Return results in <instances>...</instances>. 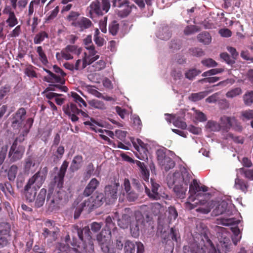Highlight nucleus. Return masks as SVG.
I'll return each instance as SVG.
<instances>
[{
    "label": "nucleus",
    "mask_w": 253,
    "mask_h": 253,
    "mask_svg": "<svg viewBox=\"0 0 253 253\" xmlns=\"http://www.w3.org/2000/svg\"><path fill=\"white\" fill-rule=\"evenodd\" d=\"M207 191L208 187L205 185L200 186L197 180L195 179H193L189 184V193L191 196H194L197 193L199 194V193L201 191L206 192Z\"/></svg>",
    "instance_id": "obj_19"
},
{
    "label": "nucleus",
    "mask_w": 253,
    "mask_h": 253,
    "mask_svg": "<svg viewBox=\"0 0 253 253\" xmlns=\"http://www.w3.org/2000/svg\"><path fill=\"white\" fill-rule=\"evenodd\" d=\"M37 52L38 53L39 59L42 63L44 65L47 64L48 63V59L42 47L41 46L37 47Z\"/></svg>",
    "instance_id": "obj_44"
},
{
    "label": "nucleus",
    "mask_w": 253,
    "mask_h": 253,
    "mask_svg": "<svg viewBox=\"0 0 253 253\" xmlns=\"http://www.w3.org/2000/svg\"><path fill=\"white\" fill-rule=\"evenodd\" d=\"M33 123L34 119L32 118H29L26 120V124L24 125L23 127V130H22L19 137H17L15 139L10 148V149L9 152V157H11L15 149H16L17 145V142L19 141L21 142L24 140V137L26 136L29 133L30 128L33 126Z\"/></svg>",
    "instance_id": "obj_9"
},
{
    "label": "nucleus",
    "mask_w": 253,
    "mask_h": 253,
    "mask_svg": "<svg viewBox=\"0 0 253 253\" xmlns=\"http://www.w3.org/2000/svg\"><path fill=\"white\" fill-rule=\"evenodd\" d=\"M18 168L16 165L11 166L7 172L8 178L10 181H14L17 173Z\"/></svg>",
    "instance_id": "obj_47"
},
{
    "label": "nucleus",
    "mask_w": 253,
    "mask_h": 253,
    "mask_svg": "<svg viewBox=\"0 0 253 253\" xmlns=\"http://www.w3.org/2000/svg\"><path fill=\"white\" fill-rule=\"evenodd\" d=\"M201 72L200 70H198L196 69H190L185 73V77L187 79L192 80L194 77L201 73Z\"/></svg>",
    "instance_id": "obj_61"
},
{
    "label": "nucleus",
    "mask_w": 253,
    "mask_h": 253,
    "mask_svg": "<svg viewBox=\"0 0 253 253\" xmlns=\"http://www.w3.org/2000/svg\"><path fill=\"white\" fill-rule=\"evenodd\" d=\"M26 110L21 107L11 115V126L14 130H20L26 119Z\"/></svg>",
    "instance_id": "obj_7"
},
{
    "label": "nucleus",
    "mask_w": 253,
    "mask_h": 253,
    "mask_svg": "<svg viewBox=\"0 0 253 253\" xmlns=\"http://www.w3.org/2000/svg\"><path fill=\"white\" fill-rule=\"evenodd\" d=\"M45 178L46 177L44 176V175L41 174L38 171L29 179L28 182L32 185L36 183L38 188H39L44 181Z\"/></svg>",
    "instance_id": "obj_25"
},
{
    "label": "nucleus",
    "mask_w": 253,
    "mask_h": 253,
    "mask_svg": "<svg viewBox=\"0 0 253 253\" xmlns=\"http://www.w3.org/2000/svg\"><path fill=\"white\" fill-rule=\"evenodd\" d=\"M106 67V63L105 62L101 59L98 61L95 62L94 64L91 66L92 68L93 71H99L103 69H104Z\"/></svg>",
    "instance_id": "obj_52"
},
{
    "label": "nucleus",
    "mask_w": 253,
    "mask_h": 253,
    "mask_svg": "<svg viewBox=\"0 0 253 253\" xmlns=\"http://www.w3.org/2000/svg\"><path fill=\"white\" fill-rule=\"evenodd\" d=\"M113 217L114 220H116L118 224L121 228L126 229L130 226V233L134 238H138L140 235V231L144 227L145 219L142 212L139 211L134 212L135 220H132L131 211L129 208H126L121 218L119 217V213L115 212Z\"/></svg>",
    "instance_id": "obj_2"
},
{
    "label": "nucleus",
    "mask_w": 253,
    "mask_h": 253,
    "mask_svg": "<svg viewBox=\"0 0 253 253\" xmlns=\"http://www.w3.org/2000/svg\"><path fill=\"white\" fill-rule=\"evenodd\" d=\"M104 202H106L104 195L100 193L95 196H91L84 200L83 202V207H86V208H88V211L90 212L93 209L101 206Z\"/></svg>",
    "instance_id": "obj_8"
},
{
    "label": "nucleus",
    "mask_w": 253,
    "mask_h": 253,
    "mask_svg": "<svg viewBox=\"0 0 253 253\" xmlns=\"http://www.w3.org/2000/svg\"><path fill=\"white\" fill-rule=\"evenodd\" d=\"M80 239V242L75 237H73L72 241L70 240L69 235H67L65 238V243H58L56 245V249L59 251L57 253H64L69 251L70 245L75 250H84L88 252L94 251L93 240L90 235V231L88 226L83 228L78 227L75 228Z\"/></svg>",
    "instance_id": "obj_1"
},
{
    "label": "nucleus",
    "mask_w": 253,
    "mask_h": 253,
    "mask_svg": "<svg viewBox=\"0 0 253 253\" xmlns=\"http://www.w3.org/2000/svg\"><path fill=\"white\" fill-rule=\"evenodd\" d=\"M46 189L42 188L38 194L37 197L35 199V206L37 208L42 207L44 202L46 195Z\"/></svg>",
    "instance_id": "obj_27"
},
{
    "label": "nucleus",
    "mask_w": 253,
    "mask_h": 253,
    "mask_svg": "<svg viewBox=\"0 0 253 253\" xmlns=\"http://www.w3.org/2000/svg\"><path fill=\"white\" fill-rule=\"evenodd\" d=\"M53 188H48L46 202L48 209L53 211L59 208L61 201L65 198L66 192L64 191L58 190L53 194Z\"/></svg>",
    "instance_id": "obj_6"
},
{
    "label": "nucleus",
    "mask_w": 253,
    "mask_h": 253,
    "mask_svg": "<svg viewBox=\"0 0 253 253\" xmlns=\"http://www.w3.org/2000/svg\"><path fill=\"white\" fill-rule=\"evenodd\" d=\"M111 234V231L105 229L96 236L97 241L103 253H112Z\"/></svg>",
    "instance_id": "obj_5"
},
{
    "label": "nucleus",
    "mask_w": 253,
    "mask_h": 253,
    "mask_svg": "<svg viewBox=\"0 0 253 253\" xmlns=\"http://www.w3.org/2000/svg\"><path fill=\"white\" fill-rule=\"evenodd\" d=\"M249 184L244 180L237 178L235 180V187L246 193L248 190Z\"/></svg>",
    "instance_id": "obj_31"
},
{
    "label": "nucleus",
    "mask_w": 253,
    "mask_h": 253,
    "mask_svg": "<svg viewBox=\"0 0 253 253\" xmlns=\"http://www.w3.org/2000/svg\"><path fill=\"white\" fill-rule=\"evenodd\" d=\"M189 184H182L179 186L174 187L173 191L176 198L183 199L185 198Z\"/></svg>",
    "instance_id": "obj_26"
},
{
    "label": "nucleus",
    "mask_w": 253,
    "mask_h": 253,
    "mask_svg": "<svg viewBox=\"0 0 253 253\" xmlns=\"http://www.w3.org/2000/svg\"><path fill=\"white\" fill-rule=\"evenodd\" d=\"M159 163L162 166V168L166 171H168L175 166V162L173 159H158Z\"/></svg>",
    "instance_id": "obj_32"
},
{
    "label": "nucleus",
    "mask_w": 253,
    "mask_h": 253,
    "mask_svg": "<svg viewBox=\"0 0 253 253\" xmlns=\"http://www.w3.org/2000/svg\"><path fill=\"white\" fill-rule=\"evenodd\" d=\"M72 96L75 102L79 104V106L82 108L83 106L86 107L87 104L85 101L76 92H72Z\"/></svg>",
    "instance_id": "obj_50"
},
{
    "label": "nucleus",
    "mask_w": 253,
    "mask_h": 253,
    "mask_svg": "<svg viewBox=\"0 0 253 253\" xmlns=\"http://www.w3.org/2000/svg\"><path fill=\"white\" fill-rule=\"evenodd\" d=\"M119 8L118 10V15L121 17L124 18L127 16L130 12L132 7H135L134 4L132 5H129V1L127 0H124V2H120L116 4V6Z\"/></svg>",
    "instance_id": "obj_15"
},
{
    "label": "nucleus",
    "mask_w": 253,
    "mask_h": 253,
    "mask_svg": "<svg viewBox=\"0 0 253 253\" xmlns=\"http://www.w3.org/2000/svg\"><path fill=\"white\" fill-rule=\"evenodd\" d=\"M80 15V13L79 12L71 11L67 16V19L68 21L72 22L71 23L77 22Z\"/></svg>",
    "instance_id": "obj_58"
},
{
    "label": "nucleus",
    "mask_w": 253,
    "mask_h": 253,
    "mask_svg": "<svg viewBox=\"0 0 253 253\" xmlns=\"http://www.w3.org/2000/svg\"><path fill=\"white\" fill-rule=\"evenodd\" d=\"M184 253H206L202 249L196 245L183 247Z\"/></svg>",
    "instance_id": "obj_34"
},
{
    "label": "nucleus",
    "mask_w": 253,
    "mask_h": 253,
    "mask_svg": "<svg viewBox=\"0 0 253 253\" xmlns=\"http://www.w3.org/2000/svg\"><path fill=\"white\" fill-rule=\"evenodd\" d=\"M157 158H173L175 154L165 148L158 149L156 152Z\"/></svg>",
    "instance_id": "obj_29"
},
{
    "label": "nucleus",
    "mask_w": 253,
    "mask_h": 253,
    "mask_svg": "<svg viewBox=\"0 0 253 253\" xmlns=\"http://www.w3.org/2000/svg\"><path fill=\"white\" fill-rule=\"evenodd\" d=\"M1 190L6 195H13L14 191L11 184L8 182H5L4 184H0Z\"/></svg>",
    "instance_id": "obj_39"
},
{
    "label": "nucleus",
    "mask_w": 253,
    "mask_h": 253,
    "mask_svg": "<svg viewBox=\"0 0 253 253\" xmlns=\"http://www.w3.org/2000/svg\"><path fill=\"white\" fill-rule=\"evenodd\" d=\"M39 165V163L35 159H27L24 165V170L26 172L35 171Z\"/></svg>",
    "instance_id": "obj_28"
},
{
    "label": "nucleus",
    "mask_w": 253,
    "mask_h": 253,
    "mask_svg": "<svg viewBox=\"0 0 253 253\" xmlns=\"http://www.w3.org/2000/svg\"><path fill=\"white\" fill-rule=\"evenodd\" d=\"M212 208H213L212 213L214 216H218L223 214L227 210L228 203L225 201L212 202Z\"/></svg>",
    "instance_id": "obj_16"
},
{
    "label": "nucleus",
    "mask_w": 253,
    "mask_h": 253,
    "mask_svg": "<svg viewBox=\"0 0 253 253\" xmlns=\"http://www.w3.org/2000/svg\"><path fill=\"white\" fill-rule=\"evenodd\" d=\"M151 189L150 190L146 185L145 186V192L149 198L152 200H160L161 197L160 191L159 189L160 188V185L155 180L151 179Z\"/></svg>",
    "instance_id": "obj_14"
},
{
    "label": "nucleus",
    "mask_w": 253,
    "mask_h": 253,
    "mask_svg": "<svg viewBox=\"0 0 253 253\" xmlns=\"http://www.w3.org/2000/svg\"><path fill=\"white\" fill-rule=\"evenodd\" d=\"M11 86L10 85L6 84L0 88V101L3 99L4 97L6 96L10 91Z\"/></svg>",
    "instance_id": "obj_55"
},
{
    "label": "nucleus",
    "mask_w": 253,
    "mask_h": 253,
    "mask_svg": "<svg viewBox=\"0 0 253 253\" xmlns=\"http://www.w3.org/2000/svg\"><path fill=\"white\" fill-rule=\"evenodd\" d=\"M189 53L193 56L200 57L204 55V51L200 48L193 47L189 49Z\"/></svg>",
    "instance_id": "obj_63"
},
{
    "label": "nucleus",
    "mask_w": 253,
    "mask_h": 253,
    "mask_svg": "<svg viewBox=\"0 0 253 253\" xmlns=\"http://www.w3.org/2000/svg\"><path fill=\"white\" fill-rule=\"evenodd\" d=\"M241 119L244 121L253 119V110L243 111L241 112Z\"/></svg>",
    "instance_id": "obj_53"
},
{
    "label": "nucleus",
    "mask_w": 253,
    "mask_h": 253,
    "mask_svg": "<svg viewBox=\"0 0 253 253\" xmlns=\"http://www.w3.org/2000/svg\"><path fill=\"white\" fill-rule=\"evenodd\" d=\"M236 122V119L234 117H231L226 116L221 117L219 123L220 129L228 132Z\"/></svg>",
    "instance_id": "obj_18"
},
{
    "label": "nucleus",
    "mask_w": 253,
    "mask_h": 253,
    "mask_svg": "<svg viewBox=\"0 0 253 253\" xmlns=\"http://www.w3.org/2000/svg\"><path fill=\"white\" fill-rule=\"evenodd\" d=\"M6 23L10 27H13L18 23V20L15 16L14 12H10L8 17L6 20Z\"/></svg>",
    "instance_id": "obj_49"
},
{
    "label": "nucleus",
    "mask_w": 253,
    "mask_h": 253,
    "mask_svg": "<svg viewBox=\"0 0 253 253\" xmlns=\"http://www.w3.org/2000/svg\"><path fill=\"white\" fill-rule=\"evenodd\" d=\"M110 8V0H102L100 2L98 0H95L91 2L87 7L89 17L93 18L94 16H102L107 13Z\"/></svg>",
    "instance_id": "obj_4"
},
{
    "label": "nucleus",
    "mask_w": 253,
    "mask_h": 253,
    "mask_svg": "<svg viewBox=\"0 0 253 253\" xmlns=\"http://www.w3.org/2000/svg\"><path fill=\"white\" fill-rule=\"evenodd\" d=\"M135 150V156L137 158H148V144L144 143L141 139H136L132 141Z\"/></svg>",
    "instance_id": "obj_11"
},
{
    "label": "nucleus",
    "mask_w": 253,
    "mask_h": 253,
    "mask_svg": "<svg viewBox=\"0 0 253 253\" xmlns=\"http://www.w3.org/2000/svg\"><path fill=\"white\" fill-rule=\"evenodd\" d=\"M99 185V182L96 178L91 179L90 182L85 187L83 195L84 197H88L91 195L93 192L97 189Z\"/></svg>",
    "instance_id": "obj_24"
},
{
    "label": "nucleus",
    "mask_w": 253,
    "mask_h": 253,
    "mask_svg": "<svg viewBox=\"0 0 253 253\" xmlns=\"http://www.w3.org/2000/svg\"><path fill=\"white\" fill-rule=\"evenodd\" d=\"M57 89L65 92H67L68 90V88L65 86H62L60 84H49L48 86L45 88L42 93H44L50 91H56Z\"/></svg>",
    "instance_id": "obj_35"
},
{
    "label": "nucleus",
    "mask_w": 253,
    "mask_h": 253,
    "mask_svg": "<svg viewBox=\"0 0 253 253\" xmlns=\"http://www.w3.org/2000/svg\"><path fill=\"white\" fill-rule=\"evenodd\" d=\"M124 250L125 253H135V245L132 242L126 240L124 243Z\"/></svg>",
    "instance_id": "obj_42"
},
{
    "label": "nucleus",
    "mask_w": 253,
    "mask_h": 253,
    "mask_svg": "<svg viewBox=\"0 0 253 253\" xmlns=\"http://www.w3.org/2000/svg\"><path fill=\"white\" fill-rule=\"evenodd\" d=\"M43 80L48 83L60 84H64L65 82L64 77H62L60 75H57L54 73L50 77H44Z\"/></svg>",
    "instance_id": "obj_30"
},
{
    "label": "nucleus",
    "mask_w": 253,
    "mask_h": 253,
    "mask_svg": "<svg viewBox=\"0 0 253 253\" xmlns=\"http://www.w3.org/2000/svg\"><path fill=\"white\" fill-rule=\"evenodd\" d=\"M105 228H107L106 230L111 231V233L113 234L117 229L115 224L113 222L112 218L110 216H108L105 219Z\"/></svg>",
    "instance_id": "obj_40"
},
{
    "label": "nucleus",
    "mask_w": 253,
    "mask_h": 253,
    "mask_svg": "<svg viewBox=\"0 0 253 253\" xmlns=\"http://www.w3.org/2000/svg\"><path fill=\"white\" fill-rule=\"evenodd\" d=\"M198 41L204 44H209L211 41V37L208 32H203L197 36Z\"/></svg>",
    "instance_id": "obj_33"
},
{
    "label": "nucleus",
    "mask_w": 253,
    "mask_h": 253,
    "mask_svg": "<svg viewBox=\"0 0 253 253\" xmlns=\"http://www.w3.org/2000/svg\"><path fill=\"white\" fill-rule=\"evenodd\" d=\"M64 176L65 175L58 172L55 173L49 185L48 188H52L53 191H54V187L56 186L60 190L63 187Z\"/></svg>",
    "instance_id": "obj_21"
},
{
    "label": "nucleus",
    "mask_w": 253,
    "mask_h": 253,
    "mask_svg": "<svg viewBox=\"0 0 253 253\" xmlns=\"http://www.w3.org/2000/svg\"><path fill=\"white\" fill-rule=\"evenodd\" d=\"M243 100L246 106H251L253 103V91H249L243 95Z\"/></svg>",
    "instance_id": "obj_45"
},
{
    "label": "nucleus",
    "mask_w": 253,
    "mask_h": 253,
    "mask_svg": "<svg viewBox=\"0 0 253 253\" xmlns=\"http://www.w3.org/2000/svg\"><path fill=\"white\" fill-rule=\"evenodd\" d=\"M45 38H48V34L45 31H41L37 34L34 38L35 44H40L43 42Z\"/></svg>",
    "instance_id": "obj_38"
},
{
    "label": "nucleus",
    "mask_w": 253,
    "mask_h": 253,
    "mask_svg": "<svg viewBox=\"0 0 253 253\" xmlns=\"http://www.w3.org/2000/svg\"><path fill=\"white\" fill-rule=\"evenodd\" d=\"M192 176L187 169L183 167L180 168L179 171L173 173H169L166 177L167 184L169 188H173L184 184H189Z\"/></svg>",
    "instance_id": "obj_3"
},
{
    "label": "nucleus",
    "mask_w": 253,
    "mask_h": 253,
    "mask_svg": "<svg viewBox=\"0 0 253 253\" xmlns=\"http://www.w3.org/2000/svg\"><path fill=\"white\" fill-rule=\"evenodd\" d=\"M219 124L215 121L210 120L207 122L206 127L212 131H218L220 129Z\"/></svg>",
    "instance_id": "obj_46"
},
{
    "label": "nucleus",
    "mask_w": 253,
    "mask_h": 253,
    "mask_svg": "<svg viewBox=\"0 0 253 253\" xmlns=\"http://www.w3.org/2000/svg\"><path fill=\"white\" fill-rule=\"evenodd\" d=\"M99 34V31L98 29H96L94 35V41L97 46H102L104 44V40L98 36Z\"/></svg>",
    "instance_id": "obj_60"
},
{
    "label": "nucleus",
    "mask_w": 253,
    "mask_h": 253,
    "mask_svg": "<svg viewBox=\"0 0 253 253\" xmlns=\"http://www.w3.org/2000/svg\"><path fill=\"white\" fill-rule=\"evenodd\" d=\"M90 122L85 121L84 123V124L85 126H89L90 129L95 132H101V129L97 128L95 126V125L97 124V123L92 118H90Z\"/></svg>",
    "instance_id": "obj_56"
},
{
    "label": "nucleus",
    "mask_w": 253,
    "mask_h": 253,
    "mask_svg": "<svg viewBox=\"0 0 253 253\" xmlns=\"http://www.w3.org/2000/svg\"><path fill=\"white\" fill-rule=\"evenodd\" d=\"M89 105L92 108L100 109L105 110L106 109V105L102 101L97 99H92L88 101Z\"/></svg>",
    "instance_id": "obj_36"
},
{
    "label": "nucleus",
    "mask_w": 253,
    "mask_h": 253,
    "mask_svg": "<svg viewBox=\"0 0 253 253\" xmlns=\"http://www.w3.org/2000/svg\"><path fill=\"white\" fill-rule=\"evenodd\" d=\"M224 71V69L222 68H215L210 70L208 71L204 72L202 76L203 77L210 76L211 75H214L218 73H221Z\"/></svg>",
    "instance_id": "obj_59"
},
{
    "label": "nucleus",
    "mask_w": 253,
    "mask_h": 253,
    "mask_svg": "<svg viewBox=\"0 0 253 253\" xmlns=\"http://www.w3.org/2000/svg\"><path fill=\"white\" fill-rule=\"evenodd\" d=\"M63 111L71 119L72 122H75L79 120L77 115L80 114V109L78 108L75 104L69 102L63 107Z\"/></svg>",
    "instance_id": "obj_13"
},
{
    "label": "nucleus",
    "mask_w": 253,
    "mask_h": 253,
    "mask_svg": "<svg viewBox=\"0 0 253 253\" xmlns=\"http://www.w3.org/2000/svg\"><path fill=\"white\" fill-rule=\"evenodd\" d=\"M88 50V54L86 52H84V56L83 58L82 69H84L87 65H90L99 58V55H95L97 51L95 50L94 46H87Z\"/></svg>",
    "instance_id": "obj_12"
},
{
    "label": "nucleus",
    "mask_w": 253,
    "mask_h": 253,
    "mask_svg": "<svg viewBox=\"0 0 253 253\" xmlns=\"http://www.w3.org/2000/svg\"><path fill=\"white\" fill-rule=\"evenodd\" d=\"M242 92V89L240 87H238L228 91L226 93V96L227 98H232L241 94Z\"/></svg>",
    "instance_id": "obj_48"
},
{
    "label": "nucleus",
    "mask_w": 253,
    "mask_h": 253,
    "mask_svg": "<svg viewBox=\"0 0 253 253\" xmlns=\"http://www.w3.org/2000/svg\"><path fill=\"white\" fill-rule=\"evenodd\" d=\"M45 227L43 229L42 235L44 238H47V233L52 232L53 234L55 233H59L60 230L56 226L55 221L50 220H46L44 223Z\"/></svg>",
    "instance_id": "obj_23"
},
{
    "label": "nucleus",
    "mask_w": 253,
    "mask_h": 253,
    "mask_svg": "<svg viewBox=\"0 0 253 253\" xmlns=\"http://www.w3.org/2000/svg\"><path fill=\"white\" fill-rule=\"evenodd\" d=\"M151 209L154 215H158L162 212L163 207L159 203H155L152 205Z\"/></svg>",
    "instance_id": "obj_54"
},
{
    "label": "nucleus",
    "mask_w": 253,
    "mask_h": 253,
    "mask_svg": "<svg viewBox=\"0 0 253 253\" xmlns=\"http://www.w3.org/2000/svg\"><path fill=\"white\" fill-rule=\"evenodd\" d=\"M120 185L119 184H114L111 185H107L105 187L104 198L106 203L110 205L113 204L118 198V191Z\"/></svg>",
    "instance_id": "obj_10"
},
{
    "label": "nucleus",
    "mask_w": 253,
    "mask_h": 253,
    "mask_svg": "<svg viewBox=\"0 0 253 253\" xmlns=\"http://www.w3.org/2000/svg\"><path fill=\"white\" fill-rule=\"evenodd\" d=\"M92 25V22L87 18L82 17L78 19L77 22L71 23V25L78 29L82 32L90 28Z\"/></svg>",
    "instance_id": "obj_17"
},
{
    "label": "nucleus",
    "mask_w": 253,
    "mask_h": 253,
    "mask_svg": "<svg viewBox=\"0 0 253 253\" xmlns=\"http://www.w3.org/2000/svg\"><path fill=\"white\" fill-rule=\"evenodd\" d=\"M201 63L208 68L215 67L217 65V63L211 58L203 60Z\"/></svg>",
    "instance_id": "obj_62"
},
{
    "label": "nucleus",
    "mask_w": 253,
    "mask_h": 253,
    "mask_svg": "<svg viewBox=\"0 0 253 253\" xmlns=\"http://www.w3.org/2000/svg\"><path fill=\"white\" fill-rule=\"evenodd\" d=\"M217 223L223 226H230L238 223V221L234 218H218L217 219Z\"/></svg>",
    "instance_id": "obj_37"
},
{
    "label": "nucleus",
    "mask_w": 253,
    "mask_h": 253,
    "mask_svg": "<svg viewBox=\"0 0 253 253\" xmlns=\"http://www.w3.org/2000/svg\"><path fill=\"white\" fill-rule=\"evenodd\" d=\"M130 163L136 164L139 167L142 178L145 181H148L149 178V170L147 169L146 165L143 163H141L137 160L124 159Z\"/></svg>",
    "instance_id": "obj_20"
},
{
    "label": "nucleus",
    "mask_w": 253,
    "mask_h": 253,
    "mask_svg": "<svg viewBox=\"0 0 253 253\" xmlns=\"http://www.w3.org/2000/svg\"><path fill=\"white\" fill-rule=\"evenodd\" d=\"M208 94V92L201 91L198 93H193L189 96V99L192 101H198L205 97Z\"/></svg>",
    "instance_id": "obj_41"
},
{
    "label": "nucleus",
    "mask_w": 253,
    "mask_h": 253,
    "mask_svg": "<svg viewBox=\"0 0 253 253\" xmlns=\"http://www.w3.org/2000/svg\"><path fill=\"white\" fill-rule=\"evenodd\" d=\"M37 188L27 182L24 187V193L26 200L29 202H34L37 194Z\"/></svg>",
    "instance_id": "obj_22"
},
{
    "label": "nucleus",
    "mask_w": 253,
    "mask_h": 253,
    "mask_svg": "<svg viewBox=\"0 0 253 253\" xmlns=\"http://www.w3.org/2000/svg\"><path fill=\"white\" fill-rule=\"evenodd\" d=\"M200 29L195 25L187 26L185 27L184 33L186 35H189L199 31Z\"/></svg>",
    "instance_id": "obj_57"
},
{
    "label": "nucleus",
    "mask_w": 253,
    "mask_h": 253,
    "mask_svg": "<svg viewBox=\"0 0 253 253\" xmlns=\"http://www.w3.org/2000/svg\"><path fill=\"white\" fill-rule=\"evenodd\" d=\"M241 173L244 174L246 178L253 180V169H245L244 168L239 169Z\"/></svg>",
    "instance_id": "obj_64"
},
{
    "label": "nucleus",
    "mask_w": 253,
    "mask_h": 253,
    "mask_svg": "<svg viewBox=\"0 0 253 253\" xmlns=\"http://www.w3.org/2000/svg\"><path fill=\"white\" fill-rule=\"evenodd\" d=\"M40 2V0H32L28 6V14L27 16H28V19H27V24L28 25H30V23L31 21V17L33 15L34 11V5H38Z\"/></svg>",
    "instance_id": "obj_43"
},
{
    "label": "nucleus",
    "mask_w": 253,
    "mask_h": 253,
    "mask_svg": "<svg viewBox=\"0 0 253 253\" xmlns=\"http://www.w3.org/2000/svg\"><path fill=\"white\" fill-rule=\"evenodd\" d=\"M119 29V25L117 21L114 20L109 25V31L112 35H116Z\"/></svg>",
    "instance_id": "obj_51"
}]
</instances>
